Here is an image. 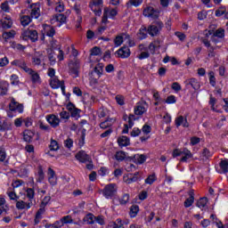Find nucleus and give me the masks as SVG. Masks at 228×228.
<instances>
[{"label":"nucleus","instance_id":"1","mask_svg":"<svg viewBox=\"0 0 228 228\" xmlns=\"http://www.w3.org/2000/svg\"><path fill=\"white\" fill-rule=\"evenodd\" d=\"M179 156L181 157V163H188V160L193 158L191 151L186 148L175 149L173 151V158H179Z\"/></svg>","mask_w":228,"mask_h":228},{"label":"nucleus","instance_id":"2","mask_svg":"<svg viewBox=\"0 0 228 228\" xmlns=\"http://www.w3.org/2000/svg\"><path fill=\"white\" fill-rule=\"evenodd\" d=\"M23 70L27 74H28L30 77V81L33 83V85H40L42 83V78L40 77V75L38 72L33 70L32 69L28 67L23 66Z\"/></svg>","mask_w":228,"mask_h":228},{"label":"nucleus","instance_id":"3","mask_svg":"<svg viewBox=\"0 0 228 228\" xmlns=\"http://www.w3.org/2000/svg\"><path fill=\"white\" fill-rule=\"evenodd\" d=\"M161 29H163V22L157 21L148 27L147 33L150 34L151 37H158Z\"/></svg>","mask_w":228,"mask_h":228},{"label":"nucleus","instance_id":"4","mask_svg":"<svg viewBox=\"0 0 228 228\" xmlns=\"http://www.w3.org/2000/svg\"><path fill=\"white\" fill-rule=\"evenodd\" d=\"M117 13V9L106 7L103 11V17L102 20V24H108V19H115Z\"/></svg>","mask_w":228,"mask_h":228},{"label":"nucleus","instance_id":"5","mask_svg":"<svg viewBox=\"0 0 228 228\" xmlns=\"http://www.w3.org/2000/svg\"><path fill=\"white\" fill-rule=\"evenodd\" d=\"M51 24L61 28L67 22V16L65 14H56L50 20Z\"/></svg>","mask_w":228,"mask_h":228},{"label":"nucleus","instance_id":"6","mask_svg":"<svg viewBox=\"0 0 228 228\" xmlns=\"http://www.w3.org/2000/svg\"><path fill=\"white\" fill-rule=\"evenodd\" d=\"M117 193V184L110 183L103 189V195L106 199H111Z\"/></svg>","mask_w":228,"mask_h":228},{"label":"nucleus","instance_id":"7","mask_svg":"<svg viewBox=\"0 0 228 228\" xmlns=\"http://www.w3.org/2000/svg\"><path fill=\"white\" fill-rule=\"evenodd\" d=\"M91 10L94 12V15L101 17L102 11L101 6H102V0H93L91 4Z\"/></svg>","mask_w":228,"mask_h":228},{"label":"nucleus","instance_id":"8","mask_svg":"<svg viewBox=\"0 0 228 228\" xmlns=\"http://www.w3.org/2000/svg\"><path fill=\"white\" fill-rule=\"evenodd\" d=\"M9 110L11 111H15L16 113H23L24 112V105L17 102L15 99H11V103L9 104Z\"/></svg>","mask_w":228,"mask_h":228},{"label":"nucleus","instance_id":"9","mask_svg":"<svg viewBox=\"0 0 228 228\" xmlns=\"http://www.w3.org/2000/svg\"><path fill=\"white\" fill-rule=\"evenodd\" d=\"M22 36L24 40H31V42H37L38 40V32L37 30H26Z\"/></svg>","mask_w":228,"mask_h":228},{"label":"nucleus","instance_id":"10","mask_svg":"<svg viewBox=\"0 0 228 228\" xmlns=\"http://www.w3.org/2000/svg\"><path fill=\"white\" fill-rule=\"evenodd\" d=\"M140 179V173L136 172L134 175H125L123 176V181L126 183V184H133V183H136Z\"/></svg>","mask_w":228,"mask_h":228},{"label":"nucleus","instance_id":"11","mask_svg":"<svg viewBox=\"0 0 228 228\" xmlns=\"http://www.w3.org/2000/svg\"><path fill=\"white\" fill-rule=\"evenodd\" d=\"M76 159H77V161H79L80 163H91L92 162V158L89 157L88 154H86V152L81 151H78L76 156H75Z\"/></svg>","mask_w":228,"mask_h":228},{"label":"nucleus","instance_id":"12","mask_svg":"<svg viewBox=\"0 0 228 228\" xmlns=\"http://www.w3.org/2000/svg\"><path fill=\"white\" fill-rule=\"evenodd\" d=\"M143 15L144 17H149L150 19H158L159 17V12L150 6L144 9Z\"/></svg>","mask_w":228,"mask_h":228},{"label":"nucleus","instance_id":"13","mask_svg":"<svg viewBox=\"0 0 228 228\" xmlns=\"http://www.w3.org/2000/svg\"><path fill=\"white\" fill-rule=\"evenodd\" d=\"M116 54L118 55V58H122L124 60L131 56V50L127 46H123L116 52Z\"/></svg>","mask_w":228,"mask_h":228},{"label":"nucleus","instance_id":"14","mask_svg":"<svg viewBox=\"0 0 228 228\" xmlns=\"http://www.w3.org/2000/svg\"><path fill=\"white\" fill-rule=\"evenodd\" d=\"M45 120L53 127H58V126H60V118L54 114L47 115Z\"/></svg>","mask_w":228,"mask_h":228},{"label":"nucleus","instance_id":"15","mask_svg":"<svg viewBox=\"0 0 228 228\" xmlns=\"http://www.w3.org/2000/svg\"><path fill=\"white\" fill-rule=\"evenodd\" d=\"M50 86L53 89L61 88L62 92L65 90V86H63V81H61L58 77H54L53 78H50Z\"/></svg>","mask_w":228,"mask_h":228},{"label":"nucleus","instance_id":"16","mask_svg":"<svg viewBox=\"0 0 228 228\" xmlns=\"http://www.w3.org/2000/svg\"><path fill=\"white\" fill-rule=\"evenodd\" d=\"M48 183L52 185V186H56V184H58V177L56 176V173L54 172V170H53V168L49 167L48 168Z\"/></svg>","mask_w":228,"mask_h":228},{"label":"nucleus","instance_id":"17","mask_svg":"<svg viewBox=\"0 0 228 228\" xmlns=\"http://www.w3.org/2000/svg\"><path fill=\"white\" fill-rule=\"evenodd\" d=\"M134 114L135 115H143L147 111V103L146 102H141L137 103L134 107Z\"/></svg>","mask_w":228,"mask_h":228},{"label":"nucleus","instance_id":"18","mask_svg":"<svg viewBox=\"0 0 228 228\" xmlns=\"http://www.w3.org/2000/svg\"><path fill=\"white\" fill-rule=\"evenodd\" d=\"M126 40H129V36L126 34L118 35L114 39V45H116V47H120V45H122V44H124V42Z\"/></svg>","mask_w":228,"mask_h":228},{"label":"nucleus","instance_id":"19","mask_svg":"<svg viewBox=\"0 0 228 228\" xmlns=\"http://www.w3.org/2000/svg\"><path fill=\"white\" fill-rule=\"evenodd\" d=\"M30 15L32 19H38L40 17V4H33L31 6Z\"/></svg>","mask_w":228,"mask_h":228},{"label":"nucleus","instance_id":"20","mask_svg":"<svg viewBox=\"0 0 228 228\" xmlns=\"http://www.w3.org/2000/svg\"><path fill=\"white\" fill-rule=\"evenodd\" d=\"M31 206H33L32 201H24V200H18L16 202L17 209H30Z\"/></svg>","mask_w":228,"mask_h":228},{"label":"nucleus","instance_id":"21","mask_svg":"<svg viewBox=\"0 0 228 228\" xmlns=\"http://www.w3.org/2000/svg\"><path fill=\"white\" fill-rule=\"evenodd\" d=\"M175 124L176 127H180V126H183V127H188L190 124L188 123V119L183 116H179L175 119Z\"/></svg>","mask_w":228,"mask_h":228},{"label":"nucleus","instance_id":"22","mask_svg":"<svg viewBox=\"0 0 228 228\" xmlns=\"http://www.w3.org/2000/svg\"><path fill=\"white\" fill-rule=\"evenodd\" d=\"M151 128L149 125H144L142 128V133L144 134L143 136H141V142H147L149 140V134L151 133Z\"/></svg>","mask_w":228,"mask_h":228},{"label":"nucleus","instance_id":"23","mask_svg":"<svg viewBox=\"0 0 228 228\" xmlns=\"http://www.w3.org/2000/svg\"><path fill=\"white\" fill-rule=\"evenodd\" d=\"M43 35H46V37H54L56 31L54 28L49 25H43V30H42Z\"/></svg>","mask_w":228,"mask_h":228},{"label":"nucleus","instance_id":"24","mask_svg":"<svg viewBox=\"0 0 228 228\" xmlns=\"http://www.w3.org/2000/svg\"><path fill=\"white\" fill-rule=\"evenodd\" d=\"M118 143L119 147H127L128 145H131V141L129 140V137L122 135L118 138Z\"/></svg>","mask_w":228,"mask_h":228},{"label":"nucleus","instance_id":"25","mask_svg":"<svg viewBox=\"0 0 228 228\" xmlns=\"http://www.w3.org/2000/svg\"><path fill=\"white\" fill-rule=\"evenodd\" d=\"M26 13V11H22L21 14L20 15V24L21 26H29V23L31 22V17L28 16V15H22Z\"/></svg>","mask_w":228,"mask_h":228},{"label":"nucleus","instance_id":"26","mask_svg":"<svg viewBox=\"0 0 228 228\" xmlns=\"http://www.w3.org/2000/svg\"><path fill=\"white\" fill-rule=\"evenodd\" d=\"M59 223V225H61V227H63L65 224H74V219H72L71 216H65L62 218H61V220L57 221Z\"/></svg>","mask_w":228,"mask_h":228},{"label":"nucleus","instance_id":"27","mask_svg":"<svg viewBox=\"0 0 228 228\" xmlns=\"http://www.w3.org/2000/svg\"><path fill=\"white\" fill-rule=\"evenodd\" d=\"M12 25L13 21H12V18H10V16H6L2 20V28H4V29H10Z\"/></svg>","mask_w":228,"mask_h":228},{"label":"nucleus","instance_id":"28","mask_svg":"<svg viewBox=\"0 0 228 228\" xmlns=\"http://www.w3.org/2000/svg\"><path fill=\"white\" fill-rule=\"evenodd\" d=\"M160 47H161V42H159V40H157L150 44L149 51L151 54H154L156 53V50L159 49Z\"/></svg>","mask_w":228,"mask_h":228},{"label":"nucleus","instance_id":"29","mask_svg":"<svg viewBox=\"0 0 228 228\" xmlns=\"http://www.w3.org/2000/svg\"><path fill=\"white\" fill-rule=\"evenodd\" d=\"M33 136H35V133L31 130H25L23 133V140L25 142H32Z\"/></svg>","mask_w":228,"mask_h":228},{"label":"nucleus","instance_id":"30","mask_svg":"<svg viewBox=\"0 0 228 228\" xmlns=\"http://www.w3.org/2000/svg\"><path fill=\"white\" fill-rule=\"evenodd\" d=\"M190 197L187 198L183 203L184 208H191V206L195 202V197L193 196V191L189 192Z\"/></svg>","mask_w":228,"mask_h":228},{"label":"nucleus","instance_id":"31","mask_svg":"<svg viewBox=\"0 0 228 228\" xmlns=\"http://www.w3.org/2000/svg\"><path fill=\"white\" fill-rule=\"evenodd\" d=\"M113 124H115V118H108L100 124V127L102 129H107V127H111Z\"/></svg>","mask_w":228,"mask_h":228},{"label":"nucleus","instance_id":"32","mask_svg":"<svg viewBox=\"0 0 228 228\" xmlns=\"http://www.w3.org/2000/svg\"><path fill=\"white\" fill-rule=\"evenodd\" d=\"M144 45H139V49L141 51V53H139V55L137 56V58L139 60H147V58H149V53L148 52H146V50L143 51L144 49Z\"/></svg>","mask_w":228,"mask_h":228},{"label":"nucleus","instance_id":"33","mask_svg":"<svg viewBox=\"0 0 228 228\" xmlns=\"http://www.w3.org/2000/svg\"><path fill=\"white\" fill-rule=\"evenodd\" d=\"M79 62H75L69 64V69H71V73L75 74V77H77V74H79V69H80Z\"/></svg>","mask_w":228,"mask_h":228},{"label":"nucleus","instance_id":"34","mask_svg":"<svg viewBox=\"0 0 228 228\" xmlns=\"http://www.w3.org/2000/svg\"><path fill=\"white\" fill-rule=\"evenodd\" d=\"M45 179V175L41 167H38L37 173L36 174V180L37 183H42Z\"/></svg>","mask_w":228,"mask_h":228},{"label":"nucleus","instance_id":"35","mask_svg":"<svg viewBox=\"0 0 228 228\" xmlns=\"http://www.w3.org/2000/svg\"><path fill=\"white\" fill-rule=\"evenodd\" d=\"M158 181V176H156V174H151L148 175V177L144 180L145 184H154Z\"/></svg>","mask_w":228,"mask_h":228},{"label":"nucleus","instance_id":"36","mask_svg":"<svg viewBox=\"0 0 228 228\" xmlns=\"http://www.w3.org/2000/svg\"><path fill=\"white\" fill-rule=\"evenodd\" d=\"M8 93V84L6 81L0 82V95H6Z\"/></svg>","mask_w":228,"mask_h":228},{"label":"nucleus","instance_id":"37","mask_svg":"<svg viewBox=\"0 0 228 228\" xmlns=\"http://www.w3.org/2000/svg\"><path fill=\"white\" fill-rule=\"evenodd\" d=\"M58 149H60V146L58 145V142L53 140L51 141L50 143V151L48 152L49 156H53V154H51V152H56V151H58Z\"/></svg>","mask_w":228,"mask_h":228},{"label":"nucleus","instance_id":"38","mask_svg":"<svg viewBox=\"0 0 228 228\" xmlns=\"http://www.w3.org/2000/svg\"><path fill=\"white\" fill-rule=\"evenodd\" d=\"M221 174H227L228 172V159L222 160L219 164Z\"/></svg>","mask_w":228,"mask_h":228},{"label":"nucleus","instance_id":"39","mask_svg":"<svg viewBox=\"0 0 228 228\" xmlns=\"http://www.w3.org/2000/svg\"><path fill=\"white\" fill-rule=\"evenodd\" d=\"M102 54V52L100 47L94 46L90 50V58H92V56H101Z\"/></svg>","mask_w":228,"mask_h":228},{"label":"nucleus","instance_id":"40","mask_svg":"<svg viewBox=\"0 0 228 228\" xmlns=\"http://www.w3.org/2000/svg\"><path fill=\"white\" fill-rule=\"evenodd\" d=\"M133 120H134V116L131 115L128 118V125H126V128L123 130L124 134H127V133H129V131L127 130V127H133V126H134V123L133 122Z\"/></svg>","mask_w":228,"mask_h":228},{"label":"nucleus","instance_id":"41","mask_svg":"<svg viewBox=\"0 0 228 228\" xmlns=\"http://www.w3.org/2000/svg\"><path fill=\"white\" fill-rule=\"evenodd\" d=\"M84 224H94L95 222V216L93 214H87L84 219Z\"/></svg>","mask_w":228,"mask_h":228},{"label":"nucleus","instance_id":"42","mask_svg":"<svg viewBox=\"0 0 228 228\" xmlns=\"http://www.w3.org/2000/svg\"><path fill=\"white\" fill-rule=\"evenodd\" d=\"M189 85L194 89V90H199L200 88V83L199 82L198 79L195 78H191L189 80Z\"/></svg>","mask_w":228,"mask_h":228},{"label":"nucleus","instance_id":"43","mask_svg":"<svg viewBox=\"0 0 228 228\" xmlns=\"http://www.w3.org/2000/svg\"><path fill=\"white\" fill-rule=\"evenodd\" d=\"M134 159H135V163H137V165H142V163H145V161L147 160V157L143 154L136 155L134 157Z\"/></svg>","mask_w":228,"mask_h":228},{"label":"nucleus","instance_id":"44","mask_svg":"<svg viewBox=\"0 0 228 228\" xmlns=\"http://www.w3.org/2000/svg\"><path fill=\"white\" fill-rule=\"evenodd\" d=\"M138 211H140V208L136 205H134L130 208V216L131 218L136 217V215H138Z\"/></svg>","mask_w":228,"mask_h":228},{"label":"nucleus","instance_id":"45","mask_svg":"<svg viewBox=\"0 0 228 228\" xmlns=\"http://www.w3.org/2000/svg\"><path fill=\"white\" fill-rule=\"evenodd\" d=\"M216 37L217 38H224L225 37V30L224 28L217 29L214 34L213 41H215Z\"/></svg>","mask_w":228,"mask_h":228},{"label":"nucleus","instance_id":"46","mask_svg":"<svg viewBox=\"0 0 228 228\" xmlns=\"http://www.w3.org/2000/svg\"><path fill=\"white\" fill-rule=\"evenodd\" d=\"M2 37H3L4 40H10V38H14L15 31L10 30L8 32H4Z\"/></svg>","mask_w":228,"mask_h":228},{"label":"nucleus","instance_id":"47","mask_svg":"<svg viewBox=\"0 0 228 228\" xmlns=\"http://www.w3.org/2000/svg\"><path fill=\"white\" fill-rule=\"evenodd\" d=\"M207 204H208V199L207 198H201L197 202V206L200 208V209H206Z\"/></svg>","mask_w":228,"mask_h":228},{"label":"nucleus","instance_id":"48","mask_svg":"<svg viewBox=\"0 0 228 228\" xmlns=\"http://www.w3.org/2000/svg\"><path fill=\"white\" fill-rule=\"evenodd\" d=\"M45 207H43L41 205V208H39V210L37 211V215H36V219H35V223L38 224V220H40L42 218V215H44V213H45V208H44Z\"/></svg>","mask_w":228,"mask_h":228},{"label":"nucleus","instance_id":"49","mask_svg":"<svg viewBox=\"0 0 228 228\" xmlns=\"http://www.w3.org/2000/svg\"><path fill=\"white\" fill-rule=\"evenodd\" d=\"M84 209L85 202H81L80 204H78L77 208L73 209V213H75V215H79V213H83Z\"/></svg>","mask_w":228,"mask_h":228},{"label":"nucleus","instance_id":"50","mask_svg":"<svg viewBox=\"0 0 228 228\" xmlns=\"http://www.w3.org/2000/svg\"><path fill=\"white\" fill-rule=\"evenodd\" d=\"M27 197L28 199V202H33V199H35V190L32 188L27 189Z\"/></svg>","mask_w":228,"mask_h":228},{"label":"nucleus","instance_id":"51","mask_svg":"<svg viewBox=\"0 0 228 228\" xmlns=\"http://www.w3.org/2000/svg\"><path fill=\"white\" fill-rule=\"evenodd\" d=\"M210 218H212L213 224H216L217 228H225V225H224L222 222L218 221L215 215H211Z\"/></svg>","mask_w":228,"mask_h":228},{"label":"nucleus","instance_id":"52","mask_svg":"<svg viewBox=\"0 0 228 228\" xmlns=\"http://www.w3.org/2000/svg\"><path fill=\"white\" fill-rule=\"evenodd\" d=\"M116 102L119 104V106H124L126 104V99L124 98L123 95L118 94L116 97Z\"/></svg>","mask_w":228,"mask_h":228},{"label":"nucleus","instance_id":"53","mask_svg":"<svg viewBox=\"0 0 228 228\" xmlns=\"http://www.w3.org/2000/svg\"><path fill=\"white\" fill-rule=\"evenodd\" d=\"M115 158L118 161H124V159H126V152L118 151L115 155Z\"/></svg>","mask_w":228,"mask_h":228},{"label":"nucleus","instance_id":"54","mask_svg":"<svg viewBox=\"0 0 228 228\" xmlns=\"http://www.w3.org/2000/svg\"><path fill=\"white\" fill-rule=\"evenodd\" d=\"M138 37L141 38V40H143V38H147V28H142L139 30Z\"/></svg>","mask_w":228,"mask_h":228},{"label":"nucleus","instance_id":"55","mask_svg":"<svg viewBox=\"0 0 228 228\" xmlns=\"http://www.w3.org/2000/svg\"><path fill=\"white\" fill-rule=\"evenodd\" d=\"M208 77H209L210 85H211L212 86H215V85H216V78L215 77V72L210 71V72L208 73Z\"/></svg>","mask_w":228,"mask_h":228},{"label":"nucleus","instance_id":"56","mask_svg":"<svg viewBox=\"0 0 228 228\" xmlns=\"http://www.w3.org/2000/svg\"><path fill=\"white\" fill-rule=\"evenodd\" d=\"M110 225L112 226V228H124V224H122L121 219H117L116 222L111 223Z\"/></svg>","mask_w":228,"mask_h":228},{"label":"nucleus","instance_id":"57","mask_svg":"<svg viewBox=\"0 0 228 228\" xmlns=\"http://www.w3.org/2000/svg\"><path fill=\"white\" fill-rule=\"evenodd\" d=\"M9 129H12V125H8L4 121H0V131H8Z\"/></svg>","mask_w":228,"mask_h":228},{"label":"nucleus","instance_id":"58","mask_svg":"<svg viewBox=\"0 0 228 228\" xmlns=\"http://www.w3.org/2000/svg\"><path fill=\"white\" fill-rule=\"evenodd\" d=\"M177 102V99L174 95H169L166 99V104H175Z\"/></svg>","mask_w":228,"mask_h":228},{"label":"nucleus","instance_id":"59","mask_svg":"<svg viewBox=\"0 0 228 228\" xmlns=\"http://www.w3.org/2000/svg\"><path fill=\"white\" fill-rule=\"evenodd\" d=\"M11 64L20 67V69H22V70H24V67H28L25 62L20 61H13L11 62Z\"/></svg>","mask_w":228,"mask_h":228},{"label":"nucleus","instance_id":"60","mask_svg":"<svg viewBox=\"0 0 228 228\" xmlns=\"http://www.w3.org/2000/svg\"><path fill=\"white\" fill-rule=\"evenodd\" d=\"M55 11L59 13H61V12H65V5L61 2H59L55 7Z\"/></svg>","mask_w":228,"mask_h":228},{"label":"nucleus","instance_id":"61","mask_svg":"<svg viewBox=\"0 0 228 228\" xmlns=\"http://www.w3.org/2000/svg\"><path fill=\"white\" fill-rule=\"evenodd\" d=\"M98 173L100 175L104 177V175H108V174H110V169H108V167H101Z\"/></svg>","mask_w":228,"mask_h":228},{"label":"nucleus","instance_id":"62","mask_svg":"<svg viewBox=\"0 0 228 228\" xmlns=\"http://www.w3.org/2000/svg\"><path fill=\"white\" fill-rule=\"evenodd\" d=\"M10 63L8 57L0 58V67H6Z\"/></svg>","mask_w":228,"mask_h":228},{"label":"nucleus","instance_id":"63","mask_svg":"<svg viewBox=\"0 0 228 228\" xmlns=\"http://www.w3.org/2000/svg\"><path fill=\"white\" fill-rule=\"evenodd\" d=\"M147 197H149V193L147 192V191H142L139 193L140 200H145V199H147Z\"/></svg>","mask_w":228,"mask_h":228},{"label":"nucleus","instance_id":"64","mask_svg":"<svg viewBox=\"0 0 228 228\" xmlns=\"http://www.w3.org/2000/svg\"><path fill=\"white\" fill-rule=\"evenodd\" d=\"M6 159V151L4 148H0V161Z\"/></svg>","mask_w":228,"mask_h":228}]
</instances>
